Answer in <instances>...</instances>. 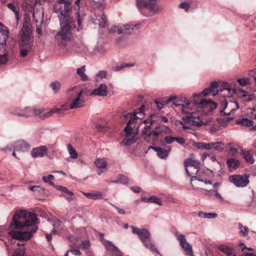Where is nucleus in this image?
Returning a JSON list of instances; mask_svg holds the SVG:
<instances>
[{
    "label": "nucleus",
    "mask_w": 256,
    "mask_h": 256,
    "mask_svg": "<svg viewBox=\"0 0 256 256\" xmlns=\"http://www.w3.org/2000/svg\"><path fill=\"white\" fill-rule=\"evenodd\" d=\"M36 214L26 210L16 212L13 216L10 228L16 230L10 231L8 234L14 241L12 242V247L16 248V246H24V244L22 240H30L33 234L37 230L36 224L38 223Z\"/></svg>",
    "instance_id": "1"
},
{
    "label": "nucleus",
    "mask_w": 256,
    "mask_h": 256,
    "mask_svg": "<svg viewBox=\"0 0 256 256\" xmlns=\"http://www.w3.org/2000/svg\"><path fill=\"white\" fill-rule=\"evenodd\" d=\"M124 116H126L127 118L130 116V119L126 126L124 128L125 136L122 141V143L124 145H130L134 142V139L135 136L138 133V129L140 125L148 123H150V124L152 125L154 122L160 120V117L154 114H152L150 116L149 118L144 120H141L139 123L137 124L136 120L138 117L136 114H129Z\"/></svg>",
    "instance_id": "2"
},
{
    "label": "nucleus",
    "mask_w": 256,
    "mask_h": 256,
    "mask_svg": "<svg viewBox=\"0 0 256 256\" xmlns=\"http://www.w3.org/2000/svg\"><path fill=\"white\" fill-rule=\"evenodd\" d=\"M182 102L184 103L182 105L180 109L184 114L182 116V120L184 124L182 122H180V124L182 125L183 128L184 130H192V126H192H200L202 122L199 120L200 116L192 111V108L195 107L194 105V100L193 102L192 100L191 102H190V100L186 99Z\"/></svg>",
    "instance_id": "3"
},
{
    "label": "nucleus",
    "mask_w": 256,
    "mask_h": 256,
    "mask_svg": "<svg viewBox=\"0 0 256 256\" xmlns=\"http://www.w3.org/2000/svg\"><path fill=\"white\" fill-rule=\"evenodd\" d=\"M31 28L30 23L28 21H26L23 24L20 40V54L23 57L28 55L33 46V40L31 37Z\"/></svg>",
    "instance_id": "4"
},
{
    "label": "nucleus",
    "mask_w": 256,
    "mask_h": 256,
    "mask_svg": "<svg viewBox=\"0 0 256 256\" xmlns=\"http://www.w3.org/2000/svg\"><path fill=\"white\" fill-rule=\"evenodd\" d=\"M136 5L145 16H152L158 11L156 5V0H136Z\"/></svg>",
    "instance_id": "5"
},
{
    "label": "nucleus",
    "mask_w": 256,
    "mask_h": 256,
    "mask_svg": "<svg viewBox=\"0 0 256 256\" xmlns=\"http://www.w3.org/2000/svg\"><path fill=\"white\" fill-rule=\"evenodd\" d=\"M68 92H71L72 102L68 108L70 109L78 108L84 106L85 100L84 98V92L80 90L78 88L75 86L68 90Z\"/></svg>",
    "instance_id": "6"
},
{
    "label": "nucleus",
    "mask_w": 256,
    "mask_h": 256,
    "mask_svg": "<svg viewBox=\"0 0 256 256\" xmlns=\"http://www.w3.org/2000/svg\"><path fill=\"white\" fill-rule=\"evenodd\" d=\"M133 234H137L146 248L152 251H154L156 254H160L159 251L155 248L154 244L150 242L151 235L146 228H138L134 226H130Z\"/></svg>",
    "instance_id": "7"
},
{
    "label": "nucleus",
    "mask_w": 256,
    "mask_h": 256,
    "mask_svg": "<svg viewBox=\"0 0 256 256\" xmlns=\"http://www.w3.org/2000/svg\"><path fill=\"white\" fill-rule=\"evenodd\" d=\"M200 94H194V105L196 108H202L206 112H212L217 107L216 102L206 98L199 99Z\"/></svg>",
    "instance_id": "8"
},
{
    "label": "nucleus",
    "mask_w": 256,
    "mask_h": 256,
    "mask_svg": "<svg viewBox=\"0 0 256 256\" xmlns=\"http://www.w3.org/2000/svg\"><path fill=\"white\" fill-rule=\"evenodd\" d=\"M71 30H72L68 28H60V32L55 36L58 46L60 49L64 50L66 47V42L71 40L72 38Z\"/></svg>",
    "instance_id": "9"
},
{
    "label": "nucleus",
    "mask_w": 256,
    "mask_h": 256,
    "mask_svg": "<svg viewBox=\"0 0 256 256\" xmlns=\"http://www.w3.org/2000/svg\"><path fill=\"white\" fill-rule=\"evenodd\" d=\"M208 171V170H201L200 168L199 170H196V172H194V175L190 176L192 177L190 183L193 187V189L199 190L200 192H209L208 190L204 188L194 187L193 184L192 183V181L194 182L195 180H197L198 181L204 182L206 184H212V181L208 178L207 175L206 174V172Z\"/></svg>",
    "instance_id": "10"
},
{
    "label": "nucleus",
    "mask_w": 256,
    "mask_h": 256,
    "mask_svg": "<svg viewBox=\"0 0 256 256\" xmlns=\"http://www.w3.org/2000/svg\"><path fill=\"white\" fill-rule=\"evenodd\" d=\"M230 182L238 188H244L250 183L249 176L247 174H234L228 177Z\"/></svg>",
    "instance_id": "11"
},
{
    "label": "nucleus",
    "mask_w": 256,
    "mask_h": 256,
    "mask_svg": "<svg viewBox=\"0 0 256 256\" xmlns=\"http://www.w3.org/2000/svg\"><path fill=\"white\" fill-rule=\"evenodd\" d=\"M184 164L185 170L188 175V176H192L194 174V172L196 170L200 169V162L198 160L188 158L184 160Z\"/></svg>",
    "instance_id": "12"
},
{
    "label": "nucleus",
    "mask_w": 256,
    "mask_h": 256,
    "mask_svg": "<svg viewBox=\"0 0 256 256\" xmlns=\"http://www.w3.org/2000/svg\"><path fill=\"white\" fill-rule=\"evenodd\" d=\"M222 106L224 108L220 110V112L226 116L234 114L236 110L239 108L238 104L236 102H227L226 100H224Z\"/></svg>",
    "instance_id": "13"
},
{
    "label": "nucleus",
    "mask_w": 256,
    "mask_h": 256,
    "mask_svg": "<svg viewBox=\"0 0 256 256\" xmlns=\"http://www.w3.org/2000/svg\"><path fill=\"white\" fill-rule=\"evenodd\" d=\"M57 3L54 8L55 12H59L60 14V16L68 15L70 4L65 0H58Z\"/></svg>",
    "instance_id": "14"
},
{
    "label": "nucleus",
    "mask_w": 256,
    "mask_h": 256,
    "mask_svg": "<svg viewBox=\"0 0 256 256\" xmlns=\"http://www.w3.org/2000/svg\"><path fill=\"white\" fill-rule=\"evenodd\" d=\"M9 38V30L8 28L0 22V50H5L6 48V41Z\"/></svg>",
    "instance_id": "15"
},
{
    "label": "nucleus",
    "mask_w": 256,
    "mask_h": 256,
    "mask_svg": "<svg viewBox=\"0 0 256 256\" xmlns=\"http://www.w3.org/2000/svg\"><path fill=\"white\" fill-rule=\"evenodd\" d=\"M102 242L110 256H124L118 248L110 242L104 240Z\"/></svg>",
    "instance_id": "16"
},
{
    "label": "nucleus",
    "mask_w": 256,
    "mask_h": 256,
    "mask_svg": "<svg viewBox=\"0 0 256 256\" xmlns=\"http://www.w3.org/2000/svg\"><path fill=\"white\" fill-rule=\"evenodd\" d=\"M175 235L176 236L177 239L178 240L182 248L189 255L193 256L192 246L186 242L184 236L182 234H179L178 232L175 233Z\"/></svg>",
    "instance_id": "17"
},
{
    "label": "nucleus",
    "mask_w": 256,
    "mask_h": 256,
    "mask_svg": "<svg viewBox=\"0 0 256 256\" xmlns=\"http://www.w3.org/2000/svg\"><path fill=\"white\" fill-rule=\"evenodd\" d=\"M171 133L170 129L164 125H160L156 126L152 131V136L155 138H158L159 136H162L164 134H168Z\"/></svg>",
    "instance_id": "18"
},
{
    "label": "nucleus",
    "mask_w": 256,
    "mask_h": 256,
    "mask_svg": "<svg viewBox=\"0 0 256 256\" xmlns=\"http://www.w3.org/2000/svg\"><path fill=\"white\" fill-rule=\"evenodd\" d=\"M60 20V28H68L72 30L74 26V20L73 18L70 17L69 14L64 16H59Z\"/></svg>",
    "instance_id": "19"
},
{
    "label": "nucleus",
    "mask_w": 256,
    "mask_h": 256,
    "mask_svg": "<svg viewBox=\"0 0 256 256\" xmlns=\"http://www.w3.org/2000/svg\"><path fill=\"white\" fill-rule=\"evenodd\" d=\"M14 150L16 152H26L30 150V146L27 142L24 140H18L12 144Z\"/></svg>",
    "instance_id": "20"
},
{
    "label": "nucleus",
    "mask_w": 256,
    "mask_h": 256,
    "mask_svg": "<svg viewBox=\"0 0 256 256\" xmlns=\"http://www.w3.org/2000/svg\"><path fill=\"white\" fill-rule=\"evenodd\" d=\"M43 112V110L40 109H36L34 108H26L25 109L24 112H21L19 113H18L17 114L19 116H40Z\"/></svg>",
    "instance_id": "21"
},
{
    "label": "nucleus",
    "mask_w": 256,
    "mask_h": 256,
    "mask_svg": "<svg viewBox=\"0 0 256 256\" xmlns=\"http://www.w3.org/2000/svg\"><path fill=\"white\" fill-rule=\"evenodd\" d=\"M135 26L136 25L133 24H126L118 28L117 26H114L110 30V32H114L118 30V34H129L132 32Z\"/></svg>",
    "instance_id": "22"
},
{
    "label": "nucleus",
    "mask_w": 256,
    "mask_h": 256,
    "mask_svg": "<svg viewBox=\"0 0 256 256\" xmlns=\"http://www.w3.org/2000/svg\"><path fill=\"white\" fill-rule=\"evenodd\" d=\"M152 150L156 152L157 156L160 158H166L170 151V148L166 146L164 148L160 147L150 146Z\"/></svg>",
    "instance_id": "23"
},
{
    "label": "nucleus",
    "mask_w": 256,
    "mask_h": 256,
    "mask_svg": "<svg viewBox=\"0 0 256 256\" xmlns=\"http://www.w3.org/2000/svg\"><path fill=\"white\" fill-rule=\"evenodd\" d=\"M48 148L46 146H40L34 148L31 152V155L33 158L44 157L47 152Z\"/></svg>",
    "instance_id": "24"
},
{
    "label": "nucleus",
    "mask_w": 256,
    "mask_h": 256,
    "mask_svg": "<svg viewBox=\"0 0 256 256\" xmlns=\"http://www.w3.org/2000/svg\"><path fill=\"white\" fill-rule=\"evenodd\" d=\"M92 94L94 96H104L108 94V87L104 84H102L98 88L93 90Z\"/></svg>",
    "instance_id": "25"
},
{
    "label": "nucleus",
    "mask_w": 256,
    "mask_h": 256,
    "mask_svg": "<svg viewBox=\"0 0 256 256\" xmlns=\"http://www.w3.org/2000/svg\"><path fill=\"white\" fill-rule=\"evenodd\" d=\"M82 194L89 199L96 200L102 198V194L100 191L92 190L90 192H83Z\"/></svg>",
    "instance_id": "26"
},
{
    "label": "nucleus",
    "mask_w": 256,
    "mask_h": 256,
    "mask_svg": "<svg viewBox=\"0 0 256 256\" xmlns=\"http://www.w3.org/2000/svg\"><path fill=\"white\" fill-rule=\"evenodd\" d=\"M141 200L144 202L150 203L152 202L154 204H156L158 206H162V203L160 198L154 196H152L149 198H146V196H142Z\"/></svg>",
    "instance_id": "27"
},
{
    "label": "nucleus",
    "mask_w": 256,
    "mask_h": 256,
    "mask_svg": "<svg viewBox=\"0 0 256 256\" xmlns=\"http://www.w3.org/2000/svg\"><path fill=\"white\" fill-rule=\"evenodd\" d=\"M240 164L238 160L234 158H230L226 160V164L230 172H232L236 169Z\"/></svg>",
    "instance_id": "28"
},
{
    "label": "nucleus",
    "mask_w": 256,
    "mask_h": 256,
    "mask_svg": "<svg viewBox=\"0 0 256 256\" xmlns=\"http://www.w3.org/2000/svg\"><path fill=\"white\" fill-rule=\"evenodd\" d=\"M32 15L35 23L43 22L44 12L42 10H34Z\"/></svg>",
    "instance_id": "29"
},
{
    "label": "nucleus",
    "mask_w": 256,
    "mask_h": 256,
    "mask_svg": "<svg viewBox=\"0 0 256 256\" xmlns=\"http://www.w3.org/2000/svg\"><path fill=\"white\" fill-rule=\"evenodd\" d=\"M218 248L228 256H236L235 250L228 246L220 245L219 246Z\"/></svg>",
    "instance_id": "30"
},
{
    "label": "nucleus",
    "mask_w": 256,
    "mask_h": 256,
    "mask_svg": "<svg viewBox=\"0 0 256 256\" xmlns=\"http://www.w3.org/2000/svg\"><path fill=\"white\" fill-rule=\"evenodd\" d=\"M219 87L216 90V92L218 93V94L220 95L222 92H223L226 89L230 90V87L232 86L231 84L226 82H219Z\"/></svg>",
    "instance_id": "31"
},
{
    "label": "nucleus",
    "mask_w": 256,
    "mask_h": 256,
    "mask_svg": "<svg viewBox=\"0 0 256 256\" xmlns=\"http://www.w3.org/2000/svg\"><path fill=\"white\" fill-rule=\"evenodd\" d=\"M86 66H82L81 67L78 68L76 70V74L79 76L80 79L83 81H87L88 78L87 76L85 74Z\"/></svg>",
    "instance_id": "32"
},
{
    "label": "nucleus",
    "mask_w": 256,
    "mask_h": 256,
    "mask_svg": "<svg viewBox=\"0 0 256 256\" xmlns=\"http://www.w3.org/2000/svg\"><path fill=\"white\" fill-rule=\"evenodd\" d=\"M228 150L232 155H235L238 152V146L236 144L232 142L228 143L226 146Z\"/></svg>",
    "instance_id": "33"
},
{
    "label": "nucleus",
    "mask_w": 256,
    "mask_h": 256,
    "mask_svg": "<svg viewBox=\"0 0 256 256\" xmlns=\"http://www.w3.org/2000/svg\"><path fill=\"white\" fill-rule=\"evenodd\" d=\"M236 124L247 127L251 126L253 125V122L246 118H242L238 119L236 121Z\"/></svg>",
    "instance_id": "34"
},
{
    "label": "nucleus",
    "mask_w": 256,
    "mask_h": 256,
    "mask_svg": "<svg viewBox=\"0 0 256 256\" xmlns=\"http://www.w3.org/2000/svg\"><path fill=\"white\" fill-rule=\"evenodd\" d=\"M94 164L98 169H104L106 168V160L104 158H98L94 161Z\"/></svg>",
    "instance_id": "35"
},
{
    "label": "nucleus",
    "mask_w": 256,
    "mask_h": 256,
    "mask_svg": "<svg viewBox=\"0 0 256 256\" xmlns=\"http://www.w3.org/2000/svg\"><path fill=\"white\" fill-rule=\"evenodd\" d=\"M242 154L247 162H249L250 164H253L254 162L253 156L249 151L242 150Z\"/></svg>",
    "instance_id": "36"
},
{
    "label": "nucleus",
    "mask_w": 256,
    "mask_h": 256,
    "mask_svg": "<svg viewBox=\"0 0 256 256\" xmlns=\"http://www.w3.org/2000/svg\"><path fill=\"white\" fill-rule=\"evenodd\" d=\"M69 108L67 106L62 105L60 108H54L51 110L52 114L54 113H56L58 114H63L66 111L69 110Z\"/></svg>",
    "instance_id": "37"
},
{
    "label": "nucleus",
    "mask_w": 256,
    "mask_h": 256,
    "mask_svg": "<svg viewBox=\"0 0 256 256\" xmlns=\"http://www.w3.org/2000/svg\"><path fill=\"white\" fill-rule=\"evenodd\" d=\"M238 228L239 230V234L241 236L246 237L248 235V228L246 226H244L242 224L239 223L238 224Z\"/></svg>",
    "instance_id": "38"
},
{
    "label": "nucleus",
    "mask_w": 256,
    "mask_h": 256,
    "mask_svg": "<svg viewBox=\"0 0 256 256\" xmlns=\"http://www.w3.org/2000/svg\"><path fill=\"white\" fill-rule=\"evenodd\" d=\"M2 53H0V65L5 64L8 60V52L6 49L4 50H0Z\"/></svg>",
    "instance_id": "39"
},
{
    "label": "nucleus",
    "mask_w": 256,
    "mask_h": 256,
    "mask_svg": "<svg viewBox=\"0 0 256 256\" xmlns=\"http://www.w3.org/2000/svg\"><path fill=\"white\" fill-rule=\"evenodd\" d=\"M79 246L76 244H72L70 246V249L68 251L76 256L82 255L81 252L78 250Z\"/></svg>",
    "instance_id": "40"
},
{
    "label": "nucleus",
    "mask_w": 256,
    "mask_h": 256,
    "mask_svg": "<svg viewBox=\"0 0 256 256\" xmlns=\"http://www.w3.org/2000/svg\"><path fill=\"white\" fill-rule=\"evenodd\" d=\"M67 148L70 158L73 159L76 158L78 157V154L71 144H68L67 145Z\"/></svg>",
    "instance_id": "41"
},
{
    "label": "nucleus",
    "mask_w": 256,
    "mask_h": 256,
    "mask_svg": "<svg viewBox=\"0 0 256 256\" xmlns=\"http://www.w3.org/2000/svg\"><path fill=\"white\" fill-rule=\"evenodd\" d=\"M212 150L220 151L224 148V144L221 142H212Z\"/></svg>",
    "instance_id": "42"
},
{
    "label": "nucleus",
    "mask_w": 256,
    "mask_h": 256,
    "mask_svg": "<svg viewBox=\"0 0 256 256\" xmlns=\"http://www.w3.org/2000/svg\"><path fill=\"white\" fill-rule=\"evenodd\" d=\"M239 93L242 94V97L246 98L245 100L247 102H250L252 100L253 98L254 97V94L248 95L246 92L242 89L239 90Z\"/></svg>",
    "instance_id": "43"
},
{
    "label": "nucleus",
    "mask_w": 256,
    "mask_h": 256,
    "mask_svg": "<svg viewBox=\"0 0 256 256\" xmlns=\"http://www.w3.org/2000/svg\"><path fill=\"white\" fill-rule=\"evenodd\" d=\"M202 94L203 96H206L212 94L213 96H214L218 95L217 92H213V90L211 89V88L209 86L204 88L202 92Z\"/></svg>",
    "instance_id": "44"
},
{
    "label": "nucleus",
    "mask_w": 256,
    "mask_h": 256,
    "mask_svg": "<svg viewBox=\"0 0 256 256\" xmlns=\"http://www.w3.org/2000/svg\"><path fill=\"white\" fill-rule=\"evenodd\" d=\"M236 90L234 88H232V86L230 87V90L226 89L223 92H222L220 96L223 97H228L230 98L232 96V94L235 92Z\"/></svg>",
    "instance_id": "45"
},
{
    "label": "nucleus",
    "mask_w": 256,
    "mask_h": 256,
    "mask_svg": "<svg viewBox=\"0 0 256 256\" xmlns=\"http://www.w3.org/2000/svg\"><path fill=\"white\" fill-rule=\"evenodd\" d=\"M50 88L53 90L54 92H57L60 89V84L58 81H55L53 82H52L50 85Z\"/></svg>",
    "instance_id": "46"
},
{
    "label": "nucleus",
    "mask_w": 256,
    "mask_h": 256,
    "mask_svg": "<svg viewBox=\"0 0 256 256\" xmlns=\"http://www.w3.org/2000/svg\"><path fill=\"white\" fill-rule=\"evenodd\" d=\"M113 182L115 183L121 182L126 184L128 183V178L122 174L119 175L118 179L115 181H113Z\"/></svg>",
    "instance_id": "47"
},
{
    "label": "nucleus",
    "mask_w": 256,
    "mask_h": 256,
    "mask_svg": "<svg viewBox=\"0 0 256 256\" xmlns=\"http://www.w3.org/2000/svg\"><path fill=\"white\" fill-rule=\"evenodd\" d=\"M42 180L46 182L49 183L52 186H54V184L52 182V180H54V176L52 174H49L47 176H44L42 178Z\"/></svg>",
    "instance_id": "48"
},
{
    "label": "nucleus",
    "mask_w": 256,
    "mask_h": 256,
    "mask_svg": "<svg viewBox=\"0 0 256 256\" xmlns=\"http://www.w3.org/2000/svg\"><path fill=\"white\" fill-rule=\"evenodd\" d=\"M107 76V72L106 70H100L96 74V80L99 81L98 79L100 78V79L106 78Z\"/></svg>",
    "instance_id": "49"
},
{
    "label": "nucleus",
    "mask_w": 256,
    "mask_h": 256,
    "mask_svg": "<svg viewBox=\"0 0 256 256\" xmlns=\"http://www.w3.org/2000/svg\"><path fill=\"white\" fill-rule=\"evenodd\" d=\"M80 247L86 251H90L89 247L90 246V242L88 240H82L80 244Z\"/></svg>",
    "instance_id": "50"
},
{
    "label": "nucleus",
    "mask_w": 256,
    "mask_h": 256,
    "mask_svg": "<svg viewBox=\"0 0 256 256\" xmlns=\"http://www.w3.org/2000/svg\"><path fill=\"white\" fill-rule=\"evenodd\" d=\"M56 189L62 191V192L65 193L66 194H73V192L69 190L66 187H64L62 186H56Z\"/></svg>",
    "instance_id": "51"
},
{
    "label": "nucleus",
    "mask_w": 256,
    "mask_h": 256,
    "mask_svg": "<svg viewBox=\"0 0 256 256\" xmlns=\"http://www.w3.org/2000/svg\"><path fill=\"white\" fill-rule=\"evenodd\" d=\"M99 20V26L100 28H104L106 26V20L105 16L104 15V13L102 12V16L100 17V19L98 20Z\"/></svg>",
    "instance_id": "52"
},
{
    "label": "nucleus",
    "mask_w": 256,
    "mask_h": 256,
    "mask_svg": "<svg viewBox=\"0 0 256 256\" xmlns=\"http://www.w3.org/2000/svg\"><path fill=\"white\" fill-rule=\"evenodd\" d=\"M42 22H40L38 23H36V32L39 36H42Z\"/></svg>",
    "instance_id": "53"
},
{
    "label": "nucleus",
    "mask_w": 256,
    "mask_h": 256,
    "mask_svg": "<svg viewBox=\"0 0 256 256\" xmlns=\"http://www.w3.org/2000/svg\"><path fill=\"white\" fill-rule=\"evenodd\" d=\"M134 66L133 64H122L120 66H117L115 68V70L118 71L126 67H132Z\"/></svg>",
    "instance_id": "54"
},
{
    "label": "nucleus",
    "mask_w": 256,
    "mask_h": 256,
    "mask_svg": "<svg viewBox=\"0 0 256 256\" xmlns=\"http://www.w3.org/2000/svg\"><path fill=\"white\" fill-rule=\"evenodd\" d=\"M237 81L239 82L240 84L242 86H245L250 83L248 78H238Z\"/></svg>",
    "instance_id": "55"
},
{
    "label": "nucleus",
    "mask_w": 256,
    "mask_h": 256,
    "mask_svg": "<svg viewBox=\"0 0 256 256\" xmlns=\"http://www.w3.org/2000/svg\"><path fill=\"white\" fill-rule=\"evenodd\" d=\"M151 124L149 126H145L144 130H142V133L144 134H146L148 136L152 135V131H150Z\"/></svg>",
    "instance_id": "56"
},
{
    "label": "nucleus",
    "mask_w": 256,
    "mask_h": 256,
    "mask_svg": "<svg viewBox=\"0 0 256 256\" xmlns=\"http://www.w3.org/2000/svg\"><path fill=\"white\" fill-rule=\"evenodd\" d=\"M52 226L56 228H58L62 224V222L58 219L54 218L52 219Z\"/></svg>",
    "instance_id": "57"
},
{
    "label": "nucleus",
    "mask_w": 256,
    "mask_h": 256,
    "mask_svg": "<svg viewBox=\"0 0 256 256\" xmlns=\"http://www.w3.org/2000/svg\"><path fill=\"white\" fill-rule=\"evenodd\" d=\"M90 4L94 6V8H102V4L94 0H88Z\"/></svg>",
    "instance_id": "58"
},
{
    "label": "nucleus",
    "mask_w": 256,
    "mask_h": 256,
    "mask_svg": "<svg viewBox=\"0 0 256 256\" xmlns=\"http://www.w3.org/2000/svg\"><path fill=\"white\" fill-rule=\"evenodd\" d=\"M219 86V82H216V81H214L210 83L209 86L211 88L213 92H216V90L218 88Z\"/></svg>",
    "instance_id": "59"
},
{
    "label": "nucleus",
    "mask_w": 256,
    "mask_h": 256,
    "mask_svg": "<svg viewBox=\"0 0 256 256\" xmlns=\"http://www.w3.org/2000/svg\"><path fill=\"white\" fill-rule=\"evenodd\" d=\"M24 248L16 250L12 256H24Z\"/></svg>",
    "instance_id": "60"
},
{
    "label": "nucleus",
    "mask_w": 256,
    "mask_h": 256,
    "mask_svg": "<svg viewBox=\"0 0 256 256\" xmlns=\"http://www.w3.org/2000/svg\"><path fill=\"white\" fill-rule=\"evenodd\" d=\"M28 188L30 190L33 191V192H40L44 191V190L39 186H29Z\"/></svg>",
    "instance_id": "61"
},
{
    "label": "nucleus",
    "mask_w": 256,
    "mask_h": 256,
    "mask_svg": "<svg viewBox=\"0 0 256 256\" xmlns=\"http://www.w3.org/2000/svg\"><path fill=\"white\" fill-rule=\"evenodd\" d=\"M106 125V122L104 120L102 122L101 124L97 123L96 125L98 130L102 131V129L104 128Z\"/></svg>",
    "instance_id": "62"
},
{
    "label": "nucleus",
    "mask_w": 256,
    "mask_h": 256,
    "mask_svg": "<svg viewBox=\"0 0 256 256\" xmlns=\"http://www.w3.org/2000/svg\"><path fill=\"white\" fill-rule=\"evenodd\" d=\"M52 111L51 110L48 111V112H44L43 111V112L41 114V115L40 116V118H42V119H44L46 118H47V117H48V116H50L52 115Z\"/></svg>",
    "instance_id": "63"
},
{
    "label": "nucleus",
    "mask_w": 256,
    "mask_h": 256,
    "mask_svg": "<svg viewBox=\"0 0 256 256\" xmlns=\"http://www.w3.org/2000/svg\"><path fill=\"white\" fill-rule=\"evenodd\" d=\"M194 146L197 148L204 150V142H194Z\"/></svg>",
    "instance_id": "64"
}]
</instances>
